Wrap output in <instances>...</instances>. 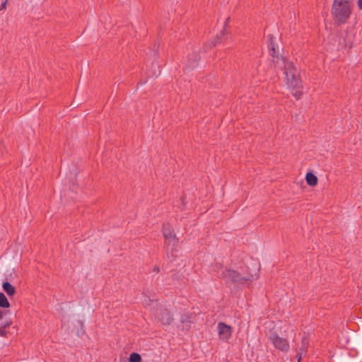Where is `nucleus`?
Here are the masks:
<instances>
[{
  "mask_svg": "<svg viewBox=\"0 0 362 362\" xmlns=\"http://www.w3.org/2000/svg\"><path fill=\"white\" fill-rule=\"evenodd\" d=\"M268 47L272 57L277 58V65L284 69V81L287 87L290 89L292 94L298 98L301 94L302 88L298 70L292 62L284 57L279 58V49L278 46L275 45L273 37L269 38Z\"/></svg>",
  "mask_w": 362,
  "mask_h": 362,
  "instance_id": "nucleus-1",
  "label": "nucleus"
},
{
  "mask_svg": "<svg viewBox=\"0 0 362 362\" xmlns=\"http://www.w3.org/2000/svg\"><path fill=\"white\" fill-rule=\"evenodd\" d=\"M332 15L338 23H345L351 14L349 0H334Z\"/></svg>",
  "mask_w": 362,
  "mask_h": 362,
  "instance_id": "nucleus-2",
  "label": "nucleus"
},
{
  "mask_svg": "<svg viewBox=\"0 0 362 362\" xmlns=\"http://www.w3.org/2000/svg\"><path fill=\"white\" fill-rule=\"evenodd\" d=\"M217 332L219 339L227 341L231 337L233 328L223 322H218L217 325Z\"/></svg>",
  "mask_w": 362,
  "mask_h": 362,
  "instance_id": "nucleus-3",
  "label": "nucleus"
},
{
  "mask_svg": "<svg viewBox=\"0 0 362 362\" xmlns=\"http://www.w3.org/2000/svg\"><path fill=\"white\" fill-rule=\"evenodd\" d=\"M269 339L276 349L282 351H287L288 350L289 345L286 339L279 337L275 333H272L269 336Z\"/></svg>",
  "mask_w": 362,
  "mask_h": 362,
  "instance_id": "nucleus-4",
  "label": "nucleus"
},
{
  "mask_svg": "<svg viewBox=\"0 0 362 362\" xmlns=\"http://www.w3.org/2000/svg\"><path fill=\"white\" fill-rule=\"evenodd\" d=\"M223 278L228 281L238 282L241 281L242 280L250 281L252 280V279H253V276H252L251 279L242 277L240 274L236 271L232 269H227L223 272Z\"/></svg>",
  "mask_w": 362,
  "mask_h": 362,
  "instance_id": "nucleus-5",
  "label": "nucleus"
},
{
  "mask_svg": "<svg viewBox=\"0 0 362 362\" xmlns=\"http://www.w3.org/2000/svg\"><path fill=\"white\" fill-rule=\"evenodd\" d=\"M163 235L165 243L168 246H175L177 244V240L173 230L169 226H165L163 227Z\"/></svg>",
  "mask_w": 362,
  "mask_h": 362,
  "instance_id": "nucleus-6",
  "label": "nucleus"
},
{
  "mask_svg": "<svg viewBox=\"0 0 362 362\" xmlns=\"http://www.w3.org/2000/svg\"><path fill=\"white\" fill-rule=\"evenodd\" d=\"M4 291L8 296H13L16 293V288L8 281L4 282L2 285Z\"/></svg>",
  "mask_w": 362,
  "mask_h": 362,
  "instance_id": "nucleus-7",
  "label": "nucleus"
},
{
  "mask_svg": "<svg viewBox=\"0 0 362 362\" xmlns=\"http://www.w3.org/2000/svg\"><path fill=\"white\" fill-rule=\"evenodd\" d=\"M305 180L310 186L314 187L317 184V177L313 173H308L305 175Z\"/></svg>",
  "mask_w": 362,
  "mask_h": 362,
  "instance_id": "nucleus-8",
  "label": "nucleus"
},
{
  "mask_svg": "<svg viewBox=\"0 0 362 362\" xmlns=\"http://www.w3.org/2000/svg\"><path fill=\"white\" fill-rule=\"evenodd\" d=\"M171 316L168 311L165 310L160 317H159V320L164 325L170 324L171 322Z\"/></svg>",
  "mask_w": 362,
  "mask_h": 362,
  "instance_id": "nucleus-9",
  "label": "nucleus"
},
{
  "mask_svg": "<svg viewBox=\"0 0 362 362\" xmlns=\"http://www.w3.org/2000/svg\"><path fill=\"white\" fill-rule=\"evenodd\" d=\"M226 24H219V26L217 27V30L220 31V34H217V42H220L222 40V37L224 35V32L226 29Z\"/></svg>",
  "mask_w": 362,
  "mask_h": 362,
  "instance_id": "nucleus-10",
  "label": "nucleus"
},
{
  "mask_svg": "<svg viewBox=\"0 0 362 362\" xmlns=\"http://www.w3.org/2000/svg\"><path fill=\"white\" fill-rule=\"evenodd\" d=\"M10 303L6 296L0 292V307L4 308H9Z\"/></svg>",
  "mask_w": 362,
  "mask_h": 362,
  "instance_id": "nucleus-11",
  "label": "nucleus"
},
{
  "mask_svg": "<svg viewBox=\"0 0 362 362\" xmlns=\"http://www.w3.org/2000/svg\"><path fill=\"white\" fill-rule=\"evenodd\" d=\"M129 362H141V357L137 353H132L129 356Z\"/></svg>",
  "mask_w": 362,
  "mask_h": 362,
  "instance_id": "nucleus-12",
  "label": "nucleus"
},
{
  "mask_svg": "<svg viewBox=\"0 0 362 362\" xmlns=\"http://www.w3.org/2000/svg\"><path fill=\"white\" fill-rule=\"evenodd\" d=\"M198 60H199V57L197 56L195 57V59L192 62H189V66L190 68L194 67L197 64V62H198Z\"/></svg>",
  "mask_w": 362,
  "mask_h": 362,
  "instance_id": "nucleus-13",
  "label": "nucleus"
},
{
  "mask_svg": "<svg viewBox=\"0 0 362 362\" xmlns=\"http://www.w3.org/2000/svg\"><path fill=\"white\" fill-rule=\"evenodd\" d=\"M8 326V324H6V325H4V327H0V336L1 337H4L6 335V331H5V329L6 327Z\"/></svg>",
  "mask_w": 362,
  "mask_h": 362,
  "instance_id": "nucleus-14",
  "label": "nucleus"
},
{
  "mask_svg": "<svg viewBox=\"0 0 362 362\" xmlns=\"http://www.w3.org/2000/svg\"><path fill=\"white\" fill-rule=\"evenodd\" d=\"M7 0H5L3 1L0 6V10L5 9L6 7Z\"/></svg>",
  "mask_w": 362,
  "mask_h": 362,
  "instance_id": "nucleus-15",
  "label": "nucleus"
},
{
  "mask_svg": "<svg viewBox=\"0 0 362 362\" xmlns=\"http://www.w3.org/2000/svg\"><path fill=\"white\" fill-rule=\"evenodd\" d=\"M358 5L360 8H362V0H358Z\"/></svg>",
  "mask_w": 362,
  "mask_h": 362,
  "instance_id": "nucleus-16",
  "label": "nucleus"
},
{
  "mask_svg": "<svg viewBox=\"0 0 362 362\" xmlns=\"http://www.w3.org/2000/svg\"><path fill=\"white\" fill-rule=\"evenodd\" d=\"M4 312L0 310V320L3 317Z\"/></svg>",
  "mask_w": 362,
  "mask_h": 362,
  "instance_id": "nucleus-17",
  "label": "nucleus"
},
{
  "mask_svg": "<svg viewBox=\"0 0 362 362\" xmlns=\"http://www.w3.org/2000/svg\"><path fill=\"white\" fill-rule=\"evenodd\" d=\"M229 20H230V17H228V18H226V20L225 21V22H224V23H228Z\"/></svg>",
  "mask_w": 362,
  "mask_h": 362,
  "instance_id": "nucleus-18",
  "label": "nucleus"
},
{
  "mask_svg": "<svg viewBox=\"0 0 362 362\" xmlns=\"http://www.w3.org/2000/svg\"><path fill=\"white\" fill-rule=\"evenodd\" d=\"M300 357L299 358L298 361H300ZM298 362H300V361H298Z\"/></svg>",
  "mask_w": 362,
  "mask_h": 362,
  "instance_id": "nucleus-19",
  "label": "nucleus"
}]
</instances>
